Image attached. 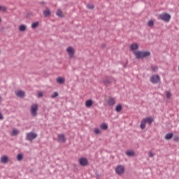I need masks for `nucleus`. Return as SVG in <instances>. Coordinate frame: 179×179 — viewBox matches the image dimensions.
I'll return each mask as SVG.
<instances>
[{
	"mask_svg": "<svg viewBox=\"0 0 179 179\" xmlns=\"http://www.w3.org/2000/svg\"><path fill=\"white\" fill-rule=\"evenodd\" d=\"M50 97H51V99H55V98L58 97V92H55L53 93V94H52V95L50 96Z\"/></svg>",
	"mask_w": 179,
	"mask_h": 179,
	"instance_id": "obj_29",
	"label": "nucleus"
},
{
	"mask_svg": "<svg viewBox=\"0 0 179 179\" xmlns=\"http://www.w3.org/2000/svg\"><path fill=\"white\" fill-rule=\"evenodd\" d=\"M57 16L59 17H64V14L62 13V10L58 9L57 13H56Z\"/></svg>",
	"mask_w": 179,
	"mask_h": 179,
	"instance_id": "obj_24",
	"label": "nucleus"
},
{
	"mask_svg": "<svg viewBox=\"0 0 179 179\" xmlns=\"http://www.w3.org/2000/svg\"><path fill=\"white\" fill-rule=\"evenodd\" d=\"M19 134V131H17V129H13V132H12V136H15L16 135H17Z\"/></svg>",
	"mask_w": 179,
	"mask_h": 179,
	"instance_id": "obj_30",
	"label": "nucleus"
},
{
	"mask_svg": "<svg viewBox=\"0 0 179 179\" xmlns=\"http://www.w3.org/2000/svg\"><path fill=\"white\" fill-rule=\"evenodd\" d=\"M113 82H114V78L110 76H106L105 79L103 80V85L106 87L110 86V85H111Z\"/></svg>",
	"mask_w": 179,
	"mask_h": 179,
	"instance_id": "obj_3",
	"label": "nucleus"
},
{
	"mask_svg": "<svg viewBox=\"0 0 179 179\" xmlns=\"http://www.w3.org/2000/svg\"><path fill=\"white\" fill-rule=\"evenodd\" d=\"M57 82L59 83V85H64V83H65V78L62 77H58L57 78Z\"/></svg>",
	"mask_w": 179,
	"mask_h": 179,
	"instance_id": "obj_18",
	"label": "nucleus"
},
{
	"mask_svg": "<svg viewBox=\"0 0 179 179\" xmlns=\"http://www.w3.org/2000/svg\"><path fill=\"white\" fill-rule=\"evenodd\" d=\"M174 136V134L173 133H168L165 135L164 138L166 141H170V139H171Z\"/></svg>",
	"mask_w": 179,
	"mask_h": 179,
	"instance_id": "obj_17",
	"label": "nucleus"
},
{
	"mask_svg": "<svg viewBox=\"0 0 179 179\" xmlns=\"http://www.w3.org/2000/svg\"><path fill=\"white\" fill-rule=\"evenodd\" d=\"M1 98L0 97V100H1Z\"/></svg>",
	"mask_w": 179,
	"mask_h": 179,
	"instance_id": "obj_44",
	"label": "nucleus"
},
{
	"mask_svg": "<svg viewBox=\"0 0 179 179\" xmlns=\"http://www.w3.org/2000/svg\"><path fill=\"white\" fill-rule=\"evenodd\" d=\"M143 120H144L145 124H149L150 125L152 124V122H153V118H152V117H147Z\"/></svg>",
	"mask_w": 179,
	"mask_h": 179,
	"instance_id": "obj_15",
	"label": "nucleus"
},
{
	"mask_svg": "<svg viewBox=\"0 0 179 179\" xmlns=\"http://www.w3.org/2000/svg\"><path fill=\"white\" fill-rule=\"evenodd\" d=\"M159 19L164 22H170L171 19V15L167 13H163L159 15Z\"/></svg>",
	"mask_w": 179,
	"mask_h": 179,
	"instance_id": "obj_2",
	"label": "nucleus"
},
{
	"mask_svg": "<svg viewBox=\"0 0 179 179\" xmlns=\"http://www.w3.org/2000/svg\"><path fill=\"white\" fill-rule=\"evenodd\" d=\"M138 48H139V45L138 43H131L130 45V50L131 51H134L133 52L134 55H135L136 59H143V58H148V57H150L151 53L150 51H140L137 50Z\"/></svg>",
	"mask_w": 179,
	"mask_h": 179,
	"instance_id": "obj_1",
	"label": "nucleus"
},
{
	"mask_svg": "<svg viewBox=\"0 0 179 179\" xmlns=\"http://www.w3.org/2000/svg\"><path fill=\"white\" fill-rule=\"evenodd\" d=\"M150 82L152 83L154 85L156 83H159L160 82V76L157 75H154L150 78Z\"/></svg>",
	"mask_w": 179,
	"mask_h": 179,
	"instance_id": "obj_8",
	"label": "nucleus"
},
{
	"mask_svg": "<svg viewBox=\"0 0 179 179\" xmlns=\"http://www.w3.org/2000/svg\"><path fill=\"white\" fill-rule=\"evenodd\" d=\"M17 160H18V162H22V160H23V154L20 153L17 155Z\"/></svg>",
	"mask_w": 179,
	"mask_h": 179,
	"instance_id": "obj_26",
	"label": "nucleus"
},
{
	"mask_svg": "<svg viewBox=\"0 0 179 179\" xmlns=\"http://www.w3.org/2000/svg\"><path fill=\"white\" fill-rule=\"evenodd\" d=\"M101 129L106 131L108 128V124L107 123H102L100 126Z\"/></svg>",
	"mask_w": 179,
	"mask_h": 179,
	"instance_id": "obj_23",
	"label": "nucleus"
},
{
	"mask_svg": "<svg viewBox=\"0 0 179 179\" xmlns=\"http://www.w3.org/2000/svg\"><path fill=\"white\" fill-rule=\"evenodd\" d=\"M126 155L129 157H134L135 156V152L134 150H127L126 151Z\"/></svg>",
	"mask_w": 179,
	"mask_h": 179,
	"instance_id": "obj_16",
	"label": "nucleus"
},
{
	"mask_svg": "<svg viewBox=\"0 0 179 179\" xmlns=\"http://www.w3.org/2000/svg\"><path fill=\"white\" fill-rule=\"evenodd\" d=\"M36 138H37V134L34 133V132H29L27 134V136H26V140L27 141H34V139H36Z\"/></svg>",
	"mask_w": 179,
	"mask_h": 179,
	"instance_id": "obj_4",
	"label": "nucleus"
},
{
	"mask_svg": "<svg viewBox=\"0 0 179 179\" xmlns=\"http://www.w3.org/2000/svg\"><path fill=\"white\" fill-rule=\"evenodd\" d=\"M106 43H103L101 45L102 48H106Z\"/></svg>",
	"mask_w": 179,
	"mask_h": 179,
	"instance_id": "obj_40",
	"label": "nucleus"
},
{
	"mask_svg": "<svg viewBox=\"0 0 179 179\" xmlns=\"http://www.w3.org/2000/svg\"><path fill=\"white\" fill-rule=\"evenodd\" d=\"M148 24L149 27H153V26L155 24V22H153V20H149L148 22Z\"/></svg>",
	"mask_w": 179,
	"mask_h": 179,
	"instance_id": "obj_27",
	"label": "nucleus"
},
{
	"mask_svg": "<svg viewBox=\"0 0 179 179\" xmlns=\"http://www.w3.org/2000/svg\"><path fill=\"white\" fill-rule=\"evenodd\" d=\"M51 15V10L50 8H47L45 10H43V16L44 17H48V16Z\"/></svg>",
	"mask_w": 179,
	"mask_h": 179,
	"instance_id": "obj_12",
	"label": "nucleus"
},
{
	"mask_svg": "<svg viewBox=\"0 0 179 179\" xmlns=\"http://www.w3.org/2000/svg\"><path fill=\"white\" fill-rule=\"evenodd\" d=\"M66 51H67L70 58H73V55H75V50H73V48L69 47L66 49Z\"/></svg>",
	"mask_w": 179,
	"mask_h": 179,
	"instance_id": "obj_9",
	"label": "nucleus"
},
{
	"mask_svg": "<svg viewBox=\"0 0 179 179\" xmlns=\"http://www.w3.org/2000/svg\"><path fill=\"white\" fill-rule=\"evenodd\" d=\"M108 106H110V107H113L115 104V99L114 98H110L107 101Z\"/></svg>",
	"mask_w": 179,
	"mask_h": 179,
	"instance_id": "obj_14",
	"label": "nucleus"
},
{
	"mask_svg": "<svg viewBox=\"0 0 179 179\" xmlns=\"http://www.w3.org/2000/svg\"><path fill=\"white\" fill-rule=\"evenodd\" d=\"M178 71H179V65H178Z\"/></svg>",
	"mask_w": 179,
	"mask_h": 179,
	"instance_id": "obj_43",
	"label": "nucleus"
},
{
	"mask_svg": "<svg viewBox=\"0 0 179 179\" xmlns=\"http://www.w3.org/2000/svg\"><path fill=\"white\" fill-rule=\"evenodd\" d=\"M173 141H174V142H178V141H179L178 136H173Z\"/></svg>",
	"mask_w": 179,
	"mask_h": 179,
	"instance_id": "obj_32",
	"label": "nucleus"
},
{
	"mask_svg": "<svg viewBox=\"0 0 179 179\" xmlns=\"http://www.w3.org/2000/svg\"><path fill=\"white\" fill-rule=\"evenodd\" d=\"M19 31H26V25H24V24L20 25Z\"/></svg>",
	"mask_w": 179,
	"mask_h": 179,
	"instance_id": "obj_25",
	"label": "nucleus"
},
{
	"mask_svg": "<svg viewBox=\"0 0 179 179\" xmlns=\"http://www.w3.org/2000/svg\"><path fill=\"white\" fill-rule=\"evenodd\" d=\"M122 110V105L121 103L117 104L115 108V110L116 111V113H120Z\"/></svg>",
	"mask_w": 179,
	"mask_h": 179,
	"instance_id": "obj_19",
	"label": "nucleus"
},
{
	"mask_svg": "<svg viewBox=\"0 0 179 179\" xmlns=\"http://www.w3.org/2000/svg\"><path fill=\"white\" fill-rule=\"evenodd\" d=\"M2 22V19L0 17V22Z\"/></svg>",
	"mask_w": 179,
	"mask_h": 179,
	"instance_id": "obj_42",
	"label": "nucleus"
},
{
	"mask_svg": "<svg viewBox=\"0 0 179 179\" xmlns=\"http://www.w3.org/2000/svg\"><path fill=\"white\" fill-rule=\"evenodd\" d=\"M96 177L97 178H100V175H99L98 173L96 174Z\"/></svg>",
	"mask_w": 179,
	"mask_h": 179,
	"instance_id": "obj_41",
	"label": "nucleus"
},
{
	"mask_svg": "<svg viewBox=\"0 0 179 179\" xmlns=\"http://www.w3.org/2000/svg\"><path fill=\"white\" fill-rule=\"evenodd\" d=\"M38 24H40L38 21L34 22L31 24V29H37V27H38Z\"/></svg>",
	"mask_w": 179,
	"mask_h": 179,
	"instance_id": "obj_22",
	"label": "nucleus"
},
{
	"mask_svg": "<svg viewBox=\"0 0 179 179\" xmlns=\"http://www.w3.org/2000/svg\"><path fill=\"white\" fill-rule=\"evenodd\" d=\"M127 65H128V60H127V62L123 65V67L127 68Z\"/></svg>",
	"mask_w": 179,
	"mask_h": 179,
	"instance_id": "obj_38",
	"label": "nucleus"
},
{
	"mask_svg": "<svg viewBox=\"0 0 179 179\" xmlns=\"http://www.w3.org/2000/svg\"><path fill=\"white\" fill-rule=\"evenodd\" d=\"M0 10H2L3 12H6V7L0 6Z\"/></svg>",
	"mask_w": 179,
	"mask_h": 179,
	"instance_id": "obj_33",
	"label": "nucleus"
},
{
	"mask_svg": "<svg viewBox=\"0 0 179 179\" xmlns=\"http://www.w3.org/2000/svg\"><path fill=\"white\" fill-rule=\"evenodd\" d=\"M140 128L141 129H145L146 128V122L143 119L141 122Z\"/></svg>",
	"mask_w": 179,
	"mask_h": 179,
	"instance_id": "obj_21",
	"label": "nucleus"
},
{
	"mask_svg": "<svg viewBox=\"0 0 179 179\" xmlns=\"http://www.w3.org/2000/svg\"><path fill=\"white\" fill-rule=\"evenodd\" d=\"M0 120H3V115H2V113L0 112Z\"/></svg>",
	"mask_w": 179,
	"mask_h": 179,
	"instance_id": "obj_39",
	"label": "nucleus"
},
{
	"mask_svg": "<svg viewBox=\"0 0 179 179\" xmlns=\"http://www.w3.org/2000/svg\"><path fill=\"white\" fill-rule=\"evenodd\" d=\"M16 96H17V97L23 98L25 96V93L24 91H18L16 93Z\"/></svg>",
	"mask_w": 179,
	"mask_h": 179,
	"instance_id": "obj_20",
	"label": "nucleus"
},
{
	"mask_svg": "<svg viewBox=\"0 0 179 179\" xmlns=\"http://www.w3.org/2000/svg\"><path fill=\"white\" fill-rule=\"evenodd\" d=\"M115 171L116 174H118V176H121V174H123L124 171H125V168L122 165H118L115 167Z\"/></svg>",
	"mask_w": 179,
	"mask_h": 179,
	"instance_id": "obj_5",
	"label": "nucleus"
},
{
	"mask_svg": "<svg viewBox=\"0 0 179 179\" xmlns=\"http://www.w3.org/2000/svg\"><path fill=\"white\" fill-rule=\"evenodd\" d=\"M8 162H9V157H8L7 155H3L1 157V163H3V164H6Z\"/></svg>",
	"mask_w": 179,
	"mask_h": 179,
	"instance_id": "obj_10",
	"label": "nucleus"
},
{
	"mask_svg": "<svg viewBox=\"0 0 179 179\" xmlns=\"http://www.w3.org/2000/svg\"><path fill=\"white\" fill-rule=\"evenodd\" d=\"M157 69H158V68L156 66L152 67V72H156L157 71Z\"/></svg>",
	"mask_w": 179,
	"mask_h": 179,
	"instance_id": "obj_34",
	"label": "nucleus"
},
{
	"mask_svg": "<svg viewBox=\"0 0 179 179\" xmlns=\"http://www.w3.org/2000/svg\"><path fill=\"white\" fill-rule=\"evenodd\" d=\"M57 141L58 142H62V143L66 142V138H65V135L59 134L57 137Z\"/></svg>",
	"mask_w": 179,
	"mask_h": 179,
	"instance_id": "obj_11",
	"label": "nucleus"
},
{
	"mask_svg": "<svg viewBox=\"0 0 179 179\" xmlns=\"http://www.w3.org/2000/svg\"><path fill=\"white\" fill-rule=\"evenodd\" d=\"M78 163L80 166H82L83 167H85V166L89 164V161L85 157H81L78 159Z\"/></svg>",
	"mask_w": 179,
	"mask_h": 179,
	"instance_id": "obj_7",
	"label": "nucleus"
},
{
	"mask_svg": "<svg viewBox=\"0 0 179 179\" xmlns=\"http://www.w3.org/2000/svg\"><path fill=\"white\" fill-rule=\"evenodd\" d=\"M94 132L96 135H99V134L101 133V130H100V129L99 128H96V129H94Z\"/></svg>",
	"mask_w": 179,
	"mask_h": 179,
	"instance_id": "obj_28",
	"label": "nucleus"
},
{
	"mask_svg": "<svg viewBox=\"0 0 179 179\" xmlns=\"http://www.w3.org/2000/svg\"><path fill=\"white\" fill-rule=\"evenodd\" d=\"M92 106H93V100L92 99H88L85 101V106L87 108H90V107H92Z\"/></svg>",
	"mask_w": 179,
	"mask_h": 179,
	"instance_id": "obj_13",
	"label": "nucleus"
},
{
	"mask_svg": "<svg viewBox=\"0 0 179 179\" xmlns=\"http://www.w3.org/2000/svg\"><path fill=\"white\" fill-rule=\"evenodd\" d=\"M166 97L167 99H170V97H171V93L170 92H166Z\"/></svg>",
	"mask_w": 179,
	"mask_h": 179,
	"instance_id": "obj_35",
	"label": "nucleus"
},
{
	"mask_svg": "<svg viewBox=\"0 0 179 179\" xmlns=\"http://www.w3.org/2000/svg\"><path fill=\"white\" fill-rule=\"evenodd\" d=\"M38 110V106L37 104H34L31 106V114L32 117H36L37 115Z\"/></svg>",
	"mask_w": 179,
	"mask_h": 179,
	"instance_id": "obj_6",
	"label": "nucleus"
},
{
	"mask_svg": "<svg viewBox=\"0 0 179 179\" xmlns=\"http://www.w3.org/2000/svg\"><path fill=\"white\" fill-rule=\"evenodd\" d=\"M43 94L42 92H38V97H43Z\"/></svg>",
	"mask_w": 179,
	"mask_h": 179,
	"instance_id": "obj_37",
	"label": "nucleus"
},
{
	"mask_svg": "<svg viewBox=\"0 0 179 179\" xmlns=\"http://www.w3.org/2000/svg\"><path fill=\"white\" fill-rule=\"evenodd\" d=\"M148 155H149V157H155V154H153L152 152V151L149 152Z\"/></svg>",
	"mask_w": 179,
	"mask_h": 179,
	"instance_id": "obj_36",
	"label": "nucleus"
},
{
	"mask_svg": "<svg viewBox=\"0 0 179 179\" xmlns=\"http://www.w3.org/2000/svg\"><path fill=\"white\" fill-rule=\"evenodd\" d=\"M87 9H94V5L93 4H87Z\"/></svg>",
	"mask_w": 179,
	"mask_h": 179,
	"instance_id": "obj_31",
	"label": "nucleus"
}]
</instances>
